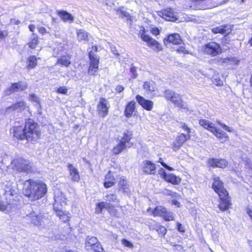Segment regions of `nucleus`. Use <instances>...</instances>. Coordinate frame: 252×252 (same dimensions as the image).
Here are the masks:
<instances>
[{
	"label": "nucleus",
	"instance_id": "1",
	"mask_svg": "<svg viewBox=\"0 0 252 252\" xmlns=\"http://www.w3.org/2000/svg\"><path fill=\"white\" fill-rule=\"evenodd\" d=\"M24 194L32 201L43 197L47 191L46 185L41 181L27 180L24 183Z\"/></svg>",
	"mask_w": 252,
	"mask_h": 252
},
{
	"label": "nucleus",
	"instance_id": "2",
	"mask_svg": "<svg viewBox=\"0 0 252 252\" xmlns=\"http://www.w3.org/2000/svg\"><path fill=\"white\" fill-rule=\"evenodd\" d=\"M212 188L218 194L220 198L219 207L222 211L227 210L231 205L228 193L224 188L223 183L220 180L219 177H214V182Z\"/></svg>",
	"mask_w": 252,
	"mask_h": 252
},
{
	"label": "nucleus",
	"instance_id": "3",
	"mask_svg": "<svg viewBox=\"0 0 252 252\" xmlns=\"http://www.w3.org/2000/svg\"><path fill=\"white\" fill-rule=\"evenodd\" d=\"M13 131L15 137L21 140L26 139L31 142L36 141L40 136L37 127H14Z\"/></svg>",
	"mask_w": 252,
	"mask_h": 252
},
{
	"label": "nucleus",
	"instance_id": "4",
	"mask_svg": "<svg viewBox=\"0 0 252 252\" xmlns=\"http://www.w3.org/2000/svg\"><path fill=\"white\" fill-rule=\"evenodd\" d=\"M26 217L30 219L31 222L39 228H47L52 226L53 222L50 217L45 214H37L32 211L26 214Z\"/></svg>",
	"mask_w": 252,
	"mask_h": 252
},
{
	"label": "nucleus",
	"instance_id": "5",
	"mask_svg": "<svg viewBox=\"0 0 252 252\" xmlns=\"http://www.w3.org/2000/svg\"><path fill=\"white\" fill-rule=\"evenodd\" d=\"M123 136L121 138L119 143L113 149L114 154L117 155L120 154L126 148L132 146L133 144L130 142L132 138V132L127 130L123 132Z\"/></svg>",
	"mask_w": 252,
	"mask_h": 252
},
{
	"label": "nucleus",
	"instance_id": "6",
	"mask_svg": "<svg viewBox=\"0 0 252 252\" xmlns=\"http://www.w3.org/2000/svg\"><path fill=\"white\" fill-rule=\"evenodd\" d=\"M11 165L13 169H15L18 172L29 173L32 171V166L29 161L22 157L15 158L11 161Z\"/></svg>",
	"mask_w": 252,
	"mask_h": 252
},
{
	"label": "nucleus",
	"instance_id": "7",
	"mask_svg": "<svg viewBox=\"0 0 252 252\" xmlns=\"http://www.w3.org/2000/svg\"><path fill=\"white\" fill-rule=\"evenodd\" d=\"M148 212H152L154 216H160L162 217L166 221H170L174 220V214L172 212L167 210L165 207L159 206L156 207L154 210L149 208Z\"/></svg>",
	"mask_w": 252,
	"mask_h": 252
},
{
	"label": "nucleus",
	"instance_id": "8",
	"mask_svg": "<svg viewBox=\"0 0 252 252\" xmlns=\"http://www.w3.org/2000/svg\"><path fill=\"white\" fill-rule=\"evenodd\" d=\"M139 34L141 39L147 42V45L153 49L156 52H159L162 50L161 44L157 40L152 38L150 36L145 33V29L143 27L141 28Z\"/></svg>",
	"mask_w": 252,
	"mask_h": 252
},
{
	"label": "nucleus",
	"instance_id": "9",
	"mask_svg": "<svg viewBox=\"0 0 252 252\" xmlns=\"http://www.w3.org/2000/svg\"><path fill=\"white\" fill-rule=\"evenodd\" d=\"M85 247L89 252H103L101 244L94 236H88L86 238Z\"/></svg>",
	"mask_w": 252,
	"mask_h": 252
},
{
	"label": "nucleus",
	"instance_id": "10",
	"mask_svg": "<svg viewBox=\"0 0 252 252\" xmlns=\"http://www.w3.org/2000/svg\"><path fill=\"white\" fill-rule=\"evenodd\" d=\"M203 51L208 55L216 56L221 53V47L217 43L211 42L203 46Z\"/></svg>",
	"mask_w": 252,
	"mask_h": 252
},
{
	"label": "nucleus",
	"instance_id": "11",
	"mask_svg": "<svg viewBox=\"0 0 252 252\" xmlns=\"http://www.w3.org/2000/svg\"><path fill=\"white\" fill-rule=\"evenodd\" d=\"M185 131L187 132V135L185 133H182L179 135L173 143L172 149L174 151H178L186 140L190 138L191 130L189 127H185Z\"/></svg>",
	"mask_w": 252,
	"mask_h": 252
},
{
	"label": "nucleus",
	"instance_id": "12",
	"mask_svg": "<svg viewBox=\"0 0 252 252\" xmlns=\"http://www.w3.org/2000/svg\"><path fill=\"white\" fill-rule=\"evenodd\" d=\"M89 57L90 59V66L88 68V73L90 75H94L98 69L99 58L92 53V51H89Z\"/></svg>",
	"mask_w": 252,
	"mask_h": 252
},
{
	"label": "nucleus",
	"instance_id": "13",
	"mask_svg": "<svg viewBox=\"0 0 252 252\" xmlns=\"http://www.w3.org/2000/svg\"><path fill=\"white\" fill-rule=\"evenodd\" d=\"M67 198L63 192L60 190H56L54 195V204L53 205L54 210H58L62 208L63 205H65Z\"/></svg>",
	"mask_w": 252,
	"mask_h": 252
},
{
	"label": "nucleus",
	"instance_id": "14",
	"mask_svg": "<svg viewBox=\"0 0 252 252\" xmlns=\"http://www.w3.org/2000/svg\"><path fill=\"white\" fill-rule=\"evenodd\" d=\"M217 63L225 66H234L238 65L240 60L234 56H229L226 58H219L217 59Z\"/></svg>",
	"mask_w": 252,
	"mask_h": 252
},
{
	"label": "nucleus",
	"instance_id": "15",
	"mask_svg": "<svg viewBox=\"0 0 252 252\" xmlns=\"http://www.w3.org/2000/svg\"><path fill=\"white\" fill-rule=\"evenodd\" d=\"M164 95L166 99L170 100L177 106L179 107L183 106V101L178 94L174 93L171 90H166Z\"/></svg>",
	"mask_w": 252,
	"mask_h": 252
},
{
	"label": "nucleus",
	"instance_id": "16",
	"mask_svg": "<svg viewBox=\"0 0 252 252\" xmlns=\"http://www.w3.org/2000/svg\"><path fill=\"white\" fill-rule=\"evenodd\" d=\"M108 101L104 98L100 97L97 105L98 114L102 117H104L108 114Z\"/></svg>",
	"mask_w": 252,
	"mask_h": 252
},
{
	"label": "nucleus",
	"instance_id": "17",
	"mask_svg": "<svg viewBox=\"0 0 252 252\" xmlns=\"http://www.w3.org/2000/svg\"><path fill=\"white\" fill-rule=\"evenodd\" d=\"M158 15L169 21H175L177 20V14L170 8H167L158 12Z\"/></svg>",
	"mask_w": 252,
	"mask_h": 252
},
{
	"label": "nucleus",
	"instance_id": "18",
	"mask_svg": "<svg viewBox=\"0 0 252 252\" xmlns=\"http://www.w3.org/2000/svg\"><path fill=\"white\" fill-rule=\"evenodd\" d=\"M207 163L210 166L213 168H224L228 165L227 160L223 158H209L207 160Z\"/></svg>",
	"mask_w": 252,
	"mask_h": 252
},
{
	"label": "nucleus",
	"instance_id": "19",
	"mask_svg": "<svg viewBox=\"0 0 252 252\" xmlns=\"http://www.w3.org/2000/svg\"><path fill=\"white\" fill-rule=\"evenodd\" d=\"M136 99L138 103L144 109L151 111L153 107V102L151 100H147L140 95H137Z\"/></svg>",
	"mask_w": 252,
	"mask_h": 252
},
{
	"label": "nucleus",
	"instance_id": "20",
	"mask_svg": "<svg viewBox=\"0 0 252 252\" xmlns=\"http://www.w3.org/2000/svg\"><path fill=\"white\" fill-rule=\"evenodd\" d=\"M27 84L25 83L19 82L13 84L10 88L5 91L6 94L9 95L14 92L23 91L27 88Z\"/></svg>",
	"mask_w": 252,
	"mask_h": 252
},
{
	"label": "nucleus",
	"instance_id": "21",
	"mask_svg": "<svg viewBox=\"0 0 252 252\" xmlns=\"http://www.w3.org/2000/svg\"><path fill=\"white\" fill-rule=\"evenodd\" d=\"M67 168L69 172V175L71 181L77 182H79L80 177L78 169L70 163L68 164Z\"/></svg>",
	"mask_w": 252,
	"mask_h": 252
},
{
	"label": "nucleus",
	"instance_id": "22",
	"mask_svg": "<svg viewBox=\"0 0 252 252\" xmlns=\"http://www.w3.org/2000/svg\"><path fill=\"white\" fill-rule=\"evenodd\" d=\"M156 170V165L152 161L145 160L143 162L142 171L143 172L148 174H154Z\"/></svg>",
	"mask_w": 252,
	"mask_h": 252
},
{
	"label": "nucleus",
	"instance_id": "23",
	"mask_svg": "<svg viewBox=\"0 0 252 252\" xmlns=\"http://www.w3.org/2000/svg\"><path fill=\"white\" fill-rule=\"evenodd\" d=\"M150 229L157 231L161 237H164L167 232V230L165 227L160 225L158 222H153L149 224Z\"/></svg>",
	"mask_w": 252,
	"mask_h": 252
},
{
	"label": "nucleus",
	"instance_id": "24",
	"mask_svg": "<svg viewBox=\"0 0 252 252\" xmlns=\"http://www.w3.org/2000/svg\"><path fill=\"white\" fill-rule=\"evenodd\" d=\"M115 178L112 171H109L105 175L104 182V186L106 188L112 187L115 184Z\"/></svg>",
	"mask_w": 252,
	"mask_h": 252
},
{
	"label": "nucleus",
	"instance_id": "25",
	"mask_svg": "<svg viewBox=\"0 0 252 252\" xmlns=\"http://www.w3.org/2000/svg\"><path fill=\"white\" fill-rule=\"evenodd\" d=\"M207 129L214 133L218 138L223 139L227 137L225 132L219 128H217V127H207Z\"/></svg>",
	"mask_w": 252,
	"mask_h": 252
},
{
	"label": "nucleus",
	"instance_id": "26",
	"mask_svg": "<svg viewBox=\"0 0 252 252\" xmlns=\"http://www.w3.org/2000/svg\"><path fill=\"white\" fill-rule=\"evenodd\" d=\"M56 214L58 216L60 219L63 222H65L69 220L70 218L69 213L67 211H63L62 208L58 210H54Z\"/></svg>",
	"mask_w": 252,
	"mask_h": 252
},
{
	"label": "nucleus",
	"instance_id": "27",
	"mask_svg": "<svg viewBox=\"0 0 252 252\" xmlns=\"http://www.w3.org/2000/svg\"><path fill=\"white\" fill-rule=\"evenodd\" d=\"M27 107L26 103L25 102L21 101L7 107L6 108V111L9 112L15 110L21 111L25 110Z\"/></svg>",
	"mask_w": 252,
	"mask_h": 252
},
{
	"label": "nucleus",
	"instance_id": "28",
	"mask_svg": "<svg viewBox=\"0 0 252 252\" xmlns=\"http://www.w3.org/2000/svg\"><path fill=\"white\" fill-rule=\"evenodd\" d=\"M136 102L134 101L129 102L126 106L125 115L127 118L130 117L135 109Z\"/></svg>",
	"mask_w": 252,
	"mask_h": 252
},
{
	"label": "nucleus",
	"instance_id": "29",
	"mask_svg": "<svg viewBox=\"0 0 252 252\" xmlns=\"http://www.w3.org/2000/svg\"><path fill=\"white\" fill-rule=\"evenodd\" d=\"M231 31L230 29L228 26H220L219 27L214 28L212 29V32L214 33H222V34H228Z\"/></svg>",
	"mask_w": 252,
	"mask_h": 252
},
{
	"label": "nucleus",
	"instance_id": "30",
	"mask_svg": "<svg viewBox=\"0 0 252 252\" xmlns=\"http://www.w3.org/2000/svg\"><path fill=\"white\" fill-rule=\"evenodd\" d=\"M164 179L168 182L171 183L174 185L179 184L181 179L173 174H167Z\"/></svg>",
	"mask_w": 252,
	"mask_h": 252
},
{
	"label": "nucleus",
	"instance_id": "31",
	"mask_svg": "<svg viewBox=\"0 0 252 252\" xmlns=\"http://www.w3.org/2000/svg\"><path fill=\"white\" fill-rule=\"evenodd\" d=\"M167 41L174 44H180L182 42L181 37L178 33H173L168 35Z\"/></svg>",
	"mask_w": 252,
	"mask_h": 252
},
{
	"label": "nucleus",
	"instance_id": "32",
	"mask_svg": "<svg viewBox=\"0 0 252 252\" xmlns=\"http://www.w3.org/2000/svg\"><path fill=\"white\" fill-rule=\"evenodd\" d=\"M58 14L61 19L64 22H72L73 21V17L65 11H61L58 12Z\"/></svg>",
	"mask_w": 252,
	"mask_h": 252
},
{
	"label": "nucleus",
	"instance_id": "33",
	"mask_svg": "<svg viewBox=\"0 0 252 252\" xmlns=\"http://www.w3.org/2000/svg\"><path fill=\"white\" fill-rule=\"evenodd\" d=\"M57 63L65 67H68L71 63L69 56H62L58 59Z\"/></svg>",
	"mask_w": 252,
	"mask_h": 252
},
{
	"label": "nucleus",
	"instance_id": "34",
	"mask_svg": "<svg viewBox=\"0 0 252 252\" xmlns=\"http://www.w3.org/2000/svg\"><path fill=\"white\" fill-rule=\"evenodd\" d=\"M15 208V206L14 203L11 202L9 203H5L0 201V210L2 211H11Z\"/></svg>",
	"mask_w": 252,
	"mask_h": 252
},
{
	"label": "nucleus",
	"instance_id": "35",
	"mask_svg": "<svg viewBox=\"0 0 252 252\" xmlns=\"http://www.w3.org/2000/svg\"><path fill=\"white\" fill-rule=\"evenodd\" d=\"M38 43V36L33 33L28 42V45L31 49H34Z\"/></svg>",
	"mask_w": 252,
	"mask_h": 252
},
{
	"label": "nucleus",
	"instance_id": "36",
	"mask_svg": "<svg viewBox=\"0 0 252 252\" xmlns=\"http://www.w3.org/2000/svg\"><path fill=\"white\" fill-rule=\"evenodd\" d=\"M143 89L147 93H151L155 91L156 85L153 81L145 82L143 85Z\"/></svg>",
	"mask_w": 252,
	"mask_h": 252
},
{
	"label": "nucleus",
	"instance_id": "37",
	"mask_svg": "<svg viewBox=\"0 0 252 252\" xmlns=\"http://www.w3.org/2000/svg\"><path fill=\"white\" fill-rule=\"evenodd\" d=\"M111 205L107 202H101L96 204V208L95 211L98 213L101 212L103 209H110Z\"/></svg>",
	"mask_w": 252,
	"mask_h": 252
},
{
	"label": "nucleus",
	"instance_id": "38",
	"mask_svg": "<svg viewBox=\"0 0 252 252\" xmlns=\"http://www.w3.org/2000/svg\"><path fill=\"white\" fill-rule=\"evenodd\" d=\"M89 34L84 30H80L77 32V38L79 41H87Z\"/></svg>",
	"mask_w": 252,
	"mask_h": 252
},
{
	"label": "nucleus",
	"instance_id": "39",
	"mask_svg": "<svg viewBox=\"0 0 252 252\" xmlns=\"http://www.w3.org/2000/svg\"><path fill=\"white\" fill-rule=\"evenodd\" d=\"M103 199L109 202H113L118 203L119 202L117 195L115 193H109L107 194L103 197Z\"/></svg>",
	"mask_w": 252,
	"mask_h": 252
},
{
	"label": "nucleus",
	"instance_id": "40",
	"mask_svg": "<svg viewBox=\"0 0 252 252\" xmlns=\"http://www.w3.org/2000/svg\"><path fill=\"white\" fill-rule=\"evenodd\" d=\"M28 67L30 68H33L37 64V59L34 56H30L28 60Z\"/></svg>",
	"mask_w": 252,
	"mask_h": 252
},
{
	"label": "nucleus",
	"instance_id": "41",
	"mask_svg": "<svg viewBox=\"0 0 252 252\" xmlns=\"http://www.w3.org/2000/svg\"><path fill=\"white\" fill-rule=\"evenodd\" d=\"M57 93L63 94H67L68 92V89L65 86H62L58 88L56 90Z\"/></svg>",
	"mask_w": 252,
	"mask_h": 252
},
{
	"label": "nucleus",
	"instance_id": "42",
	"mask_svg": "<svg viewBox=\"0 0 252 252\" xmlns=\"http://www.w3.org/2000/svg\"><path fill=\"white\" fill-rule=\"evenodd\" d=\"M122 243L125 247L129 248H131L133 247V244L130 241L125 239L122 240Z\"/></svg>",
	"mask_w": 252,
	"mask_h": 252
},
{
	"label": "nucleus",
	"instance_id": "43",
	"mask_svg": "<svg viewBox=\"0 0 252 252\" xmlns=\"http://www.w3.org/2000/svg\"><path fill=\"white\" fill-rule=\"evenodd\" d=\"M150 32L153 35L156 36L158 35L160 33L159 30L155 26L150 28Z\"/></svg>",
	"mask_w": 252,
	"mask_h": 252
},
{
	"label": "nucleus",
	"instance_id": "44",
	"mask_svg": "<svg viewBox=\"0 0 252 252\" xmlns=\"http://www.w3.org/2000/svg\"><path fill=\"white\" fill-rule=\"evenodd\" d=\"M29 99L31 101H33L38 104H40V101L39 98L35 95L34 94H31L30 95Z\"/></svg>",
	"mask_w": 252,
	"mask_h": 252
},
{
	"label": "nucleus",
	"instance_id": "45",
	"mask_svg": "<svg viewBox=\"0 0 252 252\" xmlns=\"http://www.w3.org/2000/svg\"><path fill=\"white\" fill-rule=\"evenodd\" d=\"M176 51L179 53L188 54V52L186 49L184 45L179 47L177 49Z\"/></svg>",
	"mask_w": 252,
	"mask_h": 252
},
{
	"label": "nucleus",
	"instance_id": "46",
	"mask_svg": "<svg viewBox=\"0 0 252 252\" xmlns=\"http://www.w3.org/2000/svg\"><path fill=\"white\" fill-rule=\"evenodd\" d=\"M158 162L160 163V164L162 165V166H163L164 167H165V168H166L167 169H168L169 171H173L174 170L173 168L167 165L165 163H164L162 161L161 158H159V159L158 160Z\"/></svg>",
	"mask_w": 252,
	"mask_h": 252
},
{
	"label": "nucleus",
	"instance_id": "47",
	"mask_svg": "<svg viewBox=\"0 0 252 252\" xmlns=\"http://www.w3.org/2000/svg\"><path fill=\"white\" fill-rule=\"evenodd\" d=\"M199 124L201 126H211V124L209 121L206 120H200Z\"/></svg>",
	"mask_w": 252,
	"mask_h": 252
},
{
	"label": "nucleus",
	"instance_id": "48",
	"mask_svg": "<svg viewBox=\"0 0 252 252\" xmlns=\"http://www.w3.org/2000/svg\"><path fill=\"white\" fill-rule=\"evenodd\" d=\"M119 191L123 192L124 193H127L129 192L130 190H129V188L127 187V185H126L125 186L120 187L119 188Z\"/></svg>",
	"mask_w": 252,
	"mask_h": 252
},
{
	"label": "nucleus",
	"instance_id": "49",
	"mask_svg": "<svg viewBox=\"0 0 252 252\" xmlns=\"http://www.w3.org/2000/svg\"><path fill=\"white\" fill-rule=\"evenodd\" d=\"M8 34V32L6 31H1L0 30V40H2L5 38Z\"/></svg>",
	"mask_w": 252,
	"mask_h": 252
},
{
	"label": "nucleus",
	"instance_id": "50",
	"mask_svg": "<svg viewBox=\"0 0 252 252\" xmlns=\"http://www.w3.org/2000/svg\"><path fill=\"white\" fill-rule=\"evenodd\" d=\"M213 82L217 86H221L223 84L222 81L219 78H214Z\"/></svg>",
	"mask_w": 252,
	"mask_h": 252
},
{
	"label": "nucleus",
	"instance_id": "51",
	"mask_svg": "<svg viewBox=\"0 0 252 252\" xmlns=\"http://www.w3.org/2000/svg\"><path fill=\"white\" fill-rule=\"evenodd\" d=\"M177 226L178 230L181 232H184L185 231V229L184 226L182 225V224L177 222Z\"/></svg>",
	"mask_w": 252,
	"mask_h": 252
},
{
	"label": "nucleus",
	"instance_id": "52",
	"mask_svg": "<svg viewBox=\"0 0 252 252\" xmlns=\"http://www.w3.org/2000/svg\"><path fill=\"white\" fill-rule=\"evenodd\" d=\"M127 181L124 179V177L120 178L119 185L120 187H123L126 185Z\"/></svg>",
	"mask_w": 252,
	"mask_h": 252
},
{
	"label": "nucleus",
	"instance_id": "53",
	"mask_svg": "<svg viewBox=\"0 0 252 252\" xmlns=\"http://www.w3.org/2000/svg\"><path fill=\"white\" fill-rule=\"evenodd\" d=\"M159 174L161 175L162 178H164L167 173L165 172V170L163 168H161L159 170Z\"/></svg>",
	"mask_w": 252,
	"mask_h": 252
},
{
	"label": "nucleus",
	"instance_id": "54",
	"mask_svg": "<svg viewBox=\"0 0 252 252\" xmlns=\"http://www.w3.org/2000/svg\"><path fill=\"white\" fill-rule=\"evenodd\" d=\"M38 32L42 34H44L46 33H47L46 29L42 27H39L38 29Z\"/></svg>",
	"mask_w": 252,
	"mask_h": 252
},
{
	"label": "nucleus",
	"instance_id": "55",
	"mask_svg": "<svg viewBox=\"0 0 252 252\" xmlns=\"http://www.w3.org/2000/svg\"><path fill=\"white\" fill-rule=\"evenodd\" d=\"M20 23V21L19 20L16 19H11L10 20V24L12 25H19Z\"/></svg>",
	"mask_w": 252,
	"mask_h": 252
},
{
	"label": "nucleus",
	"instance_id": "56",
	"mask_svg": "<svg viewBox=\"0 0 252 252\" xmlns=\"http://www.w3.org/2000/svg\"><path fill=\"white\" fill-rule=\"evenodd\" d=\"M135 68L134 67H131L130 68V72L132 73V78L134 79L136 77L137 74L135 72Z\"/></svg>",
	"mask_w": 252,
	"mask_h": 252
},
{
	"label": "nucleus",
	"instance_id": "57",
	"mask_svg": "<svg viewBox=\"0 0 252 252\" xmlns=\"http://www.w3.org/2000/svg\"><path fill=\"white\" fill-rule=\"evenodd\" d=\"M124 88L123 86L121 85H118L116 86L115 88L116 91H117L118 93H121L124 90Z\"/></svg>",
	"mask_w": 252,
	"mask_h": 252
},
{
	"label": "nucleus",
	"instance_id": "58",
	"mask_svg": "<svg viewBox=\"0 0 252 252\" xmlns=\"http://www.w3.org/2000/svg\"><path fill=\"white\" fill-rule=\"evenodd\" d=\"M166 194L170 195H174L175 197H176L177 196V194L176 193L173 192L172 191L167 189L166 190Z\"/></svg>",
	"mask_w": 252,
	"mask_h": 252
},
{
	"label": "nucleus",
	"instance_id": "59",
	"mask_svg": "<svg viewBox=\"0 0 252 252\" xmlns=\"http://www.w3.org/2000/svg\"><path fill=\"white\" fill-rule=\"evenodd\" d=\"M25 126H33V121L31 119H29L28 122H26V124Z\"/></svg>",
	"mask_w": 252,
	"mask_h": 252
},
{
	"label": "nucleus",
	"instance_id": "60",
	"mask_svg": "<svg viewBox=\"0 0 252 252\" xmlns=\"http://www.w3.org/2000/svg\"><path fill=\"white\" fill-rule=\"evenodd\" d=\"M172 203L178 207H180V203L176 200L174 199L172 200Z\"/></svg>",
	"mask_w": 252,
	"mask_h": 252
},
{
	"label": "nucleus",
	"instance_id": "61",
	"mask_svg": "<svg viewBox=\"0 0 252 252\" xmlns=\"http://www.w3.org/2000/svg\"><path fill=\"white\" fill-rule=\"evenodd\" d=\"M29 29L31 32H33L34 29H35V27L34 25H30L29 26Z\"/></svg>",
	"mask_w": 252,
	"mask_h": 252
},
{
	"label": "nucleus",
	"instance_id": "62",
	"mask_svg": "<svg viewBox=\"0 0 252 252\" xmlns=\"http://www.w3.org/2000/svg\"><path fill=\"white\" fill-rule=\"evenodd\" d=\"M91 51H92V53L93 54H94V52H96L97 51V48L96 46H92V49H91Z\"/></svg>",
	"mask_w": 252,
	"mask_h": 252
},
{
	"label": "nucleus",
	"instance_id": "63",
	"mask_svg": "<svg viewBox=\"0 0 252 252\" xmlns=\"http://www.w3.org/2000/svg\"><path fill=\"white\" fill-rule=\"evenodd\" d=\"M247 213L249 215V216H250V217L252 219V211L249 209L247 211Z\"/></svg>",
	"mask_w": 252,
	"mask_h": 252
},
{
	"label": "nucleus",
	"instance_id": "64",
	"mask_svg": "<svg viewBox=\"0 0 252 252\" xmlns=\"http://www.w3.org/2000/svg\"><path fill=\"white\" fill-rule=\"evenodd\" d=\"M218 125H219L220 126H226L225 124H221L220 121L218 122Z\"/></svg>",
	"mask_w": 252,
	"mask_h": 252
}]
</instances>
